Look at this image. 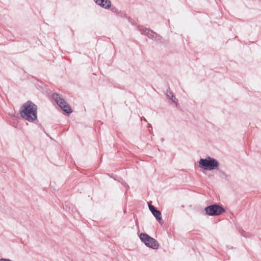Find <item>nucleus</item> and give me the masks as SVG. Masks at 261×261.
<instances>
[{"label":"nucleus","instance_id":"nucleus-1","mask_svg":"<svg viewBox=\"0 0 261 261\" xmlns=\"http://www.w3.org/2000/svg\"><path fill=\"white\" fill-rule=\"evenodd\" d=\"M37 107L31 101H28L23 104L20 109V114L24 120L33 122L37 118Z\"/></svg>","mask_w":261,"mask_h":261},{"label":"nucleus","instance_id":"nucleus-2","mask_svg":"<svg viewBox=\"0 0 261 261\" xmlns=\"http://www.w3.org/2000/svg\"><path fill=\"white\" fill-rule=\"evenodd\" d=\"M198 163L200 168L207 170L217 169L219 166V162L216 159L210 156L200 159Z\"/></svg>","mask_w":261,"mask_h":261},{"label":"nucleus","instance_id":"nucleus-3","mask_svg":"<svg viewBox=\"0 0 261 261\" xmlns=\"http://www.w3.org/2000/svg\"><path fill=\"white\" fill-rule=\"evenodd\" d=\"M140 239L147 247L153 249H157L159 248L158 242L153 238L150 237L146 233H142L140 234Z\"/></svg>","mask_w":261,"mask_h":261},{"label":"nucleus","instance_id":"nucleus-4","mask_svg":"<svg viewBox=\"0 0 261 261\" xmlns=\"http://www.w3.org/2000/svg\"><path fill=\"white\" fill-rule=\"evenodd\" d=\"M54 99L56 101L57 105L63 111L67 113L72 112L70 106L66 103L64 98L58 94H54L53 96Z\"/></svg>","mask_w":261,"mask_h":261},{"label":"nucleus","instance_id":"nucleus-5","mask_svg":"<svg viewBox=\"0 0 261 261\" xmlns=\"http://www.w3.org/2000/svg\"><path fill=\"white\" fill-rule=\"evenodd\" d=\"M206 214L209 216H218L224 212V210L221 206L217 205H212L205 208Z\"/></svg>","mask_w":261,"mask_h":261},{"label":"nucleus","instance_id":"nucleus-6","mask_svg":"<svg viewBox=\"0 0 261 261\" xmlns=\"http://www.w3.org/2000/svg\"><path fill=\"white\" fill-rule=\"evenodd\" d=\"M139 28L141 34L146 35L147 36L150 38L153 39L155 38L156 34L153 31L147 28H144L143 27H140Z\"/></svg>","mask_w":261,"mask_h":261},{"label":"nucleus","instance_id":"nucleus-7","mask_svg":"<svg viewBox=\"0 0 261 261\" xmlns=\"http://www.w3.org/2000/svg\"><path fill=\"white\" fill-rule=\"evenodd\" d=\"M98 5L103 8L109 9L111 6V3L110 0H94Z\"/></svg>","mask_w":261,"mask_h":261},{"label":"nucleus","instance_id":"nucleus-8","mask_svg":"<svg viewBox=\"0 0 261 261\" xmlns=\"http://www.w3.org/2000/svg\"><path fill=\"white\" fill-rule=\"evenodd\" d=\"M166 95L168 97H169V99H170L172 100V102L176 103V99L171 91H167L166 93Z\"/></svg>","mask_w":261,"mask_h":261},{"label":"nucleus","instance_id":"nucleus-9","mask_svg":"<svg viewBox=\"0 0 261 261\" xmlns=\"http://www.w3.org/2000/svg\"><path fill=\"white\" fill-rule=\"evenodd\" d=\"M152 214L158 221H160L161 220V219H162L161 213L159 211H158V210L154 211V212H152Z\"/></svg>","mask_w":261,"mask_h":261},{"label":"nucleus","instance_id":"nucleus-10","mask_svg":"<svg viewBox=\"0 0 261 261\" xmlns=\"http://www.w3.org/2000/svg\"><path fill=\"white\" fill-rule=\"evenodd\" d=\"M149 208L150 211L151 212V213H152V212H154V211H156V210H155L154 207L151 204H149Z\"/></svg>","mask_w":261,"mask_h":261}]
</instances>
